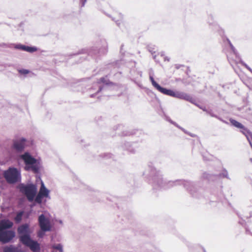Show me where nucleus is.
<instances>
[{"label": "nucleus", "mask_w": 252, "mask_h": 252, "mask_svg": "<svg viewBox=\"0 0 252 252\" xmlns=\"http://www.w3.org/2000/svg\"><path fill=\"white\" fill-rule=\"evenodd\" d=\"M17 232L21 243L26 240L27 237H31V232L29 224L25 223L20 225L17 228Z\"/></svg>", "instance_id": "obj_7"}, {"label": "nucleus", "mask_w": 252, "mask_h": 252, "mask_svg": "<svg viewBox=\"0 0 252 252\" xmlns=\"http://www.w3.org/2000/svg\"><path fill=\"white\" fill-rule=\"evenodd\" d=\"M166 120L167 121H168V122H169L170 123L174 125L175 126H176L177 127H179V128H180L181 129H182L183 131H184L185 133H188L186 131V130L182 127H181L180 126H179L176 123L174 122L173 121H172L169 118H166Z\"/></svg>", "instance_id": "obj_24"}, {"label": "nucleus", "mask_w": 252, "mask_h": 252, "mask_svg": "<svg viewBox=\"0 0 252 252\" xmlns=\"http://www.w3.org/2000/svg\"><path fill=\"white\" fill-rule=\"evenodd\" d=\"M151 75H152V76H154V71L152 69H151L149 70V77Z\"/></svg>", "instance_id": "obj_35"}, {"label": "nucleus", "mask_w": 252, "mask_h": 252, "mask_svg": "<svg viewBox=\"0 0 252 252\" xmlns=\"http://www.w3.org/2000/svg\"><path fill=\"white\" fill-rule=\"evenodd\" d=\"M45 232H44V231H42L41 230L40 231H39V232H38L37 235H38V236L39 237H40V238H42V237L44 236V234H45Z\"/></svg>", "instance_id": "obj_29"}, {"label": "nucleus", "mask_w": 252, "mask_h": 252, "mask_svg": "<svg viewBox=\"0 0 252 252\" xmlns=\"http://www.w3.org/2000/svg\"><path fill=\"white\" fill-rule=\"evenodd\" d=\"M239 223H241V224H243V222H242V221H240V222H239Z\"/></svg>", "instance_id": "obj_45"}, {"label": "nucleus", "mask_w": 252, "mask_h": 252, "mask_svg": "<svg viewBox=\"0 0 252 252\" xmlns=\"http://www.w3.org/2000/svg\"><path fill=\"white\" fill-rule=\"evenodd\" d=\"M149 50L151 53H153V52L155 53V51H153L152 50H151L150 48L149 49Z\"/></svg>", "instance_id": "obj_38"}, {"label": "nucleus", "mask_w": 252, "mask_h": 252, "mask_svg": "<svg viewBox=\"0 0 252 252\" xmlns=\"http://www.w3.org/2000/svg\"><path fill=\"white\" fill-rule=\"evenodd\" d=\"M37 48L35 47L25 46V51L29 53H33L37 51Z\"/></svg>", "instance_id": "obj_19"}, {"label": "nucleus", "mask_w": 252, "mask_h": 252, "mask_svg": "<svg viewBox=\"0 0 252 252\" xmlns=\"http://www.w3.org/2000/svg\"><path fill=\"white\" fill-rule=\"evenodd\" d=\"M101 156H102V155ZM112 157V155L111 154H104L103 155V158L106 159L111 158Z\"/></svg>", "instance_id": "obj_28"}, {"label": "nucleus", "mask_w": 252, "mask_h": 252, "mask_svg": "<svg viewBox=\"0 0 252 252\" xmlns=\"http://www.w3.org/2000/svg\"><path fill=\"white\" fill-rule=\"evenodd\" d=\"M24 212L22 211L18 212L14 218V220L17 223H19L22 220V217L24 215Z\"/></svg>", "instance_id": "obj_15"}, {"label": "nucleus", "mask_w": 252, "mask_h": 252, "mask_svg": "<svg viewBox=\"0 0 252 252\" xmlns=\"http://www.w3.org/2000/svg\"><path fill=\"white\" fill-rule=\"evenodd\" d=\"M103 88L106 89V88H107V87H101V86H100L99 87V89H98V91L97 92V93H98L99 92H100L101 90H102V89H103Z\"/></svg>", "instance_id": "obj_34"}, {"label": "nucleus", "mask_w": 252, "mask_h": 252, "mask_svg": "<svg viewBox=\"0 0 252 252\" xmlns=\"http://www.w3.org/2000/svg\"><path fill=\"white\" fill-rule=\"evenodd\" d=\"M14 48L16 49L21 50L25 51L26 45L21 44H14Z\"/></svg>", "instance_id": "obj_21"}, {"label": "nucleus", "mask_w": 252, "mask_h": 252, "mask_svg": "<svg viewBox=\"0 0 252 252\" xmlns=\"http://www.w3.org/2000/svg\"><path fill=\"white\" fill-rule=\"evenodd\" d=\"M21 158L24 161L25 169L26 171H32L35 174L39 172L41 164L38 159L34 158L28 152L21 155Z\"/></svg>", "instance_id": "obj_3"}, {"label": "nucleus", "mask_w": 252, "mask_h": 252, "mask_svg": "<svg viewBox=\"0 0 252 252\" xmlns=\"http://www.w3.org/2000/svg\"><path fill=\"white\" fill-rule=\"evenodd\" d=\"M50 191L45 187L44 183L41 181V187L39 189L38 193L44 196L45 198H50L49 196Z\"/></svg>", "instance_id": "obj_13"}, {"label": "nucleus", "mask_w": 252, "mask_h": 252, "mask_svg": "<svg viewBox=\"0 0 252 252\" xmlns=\"http://www.w3.org/2000/svg\"><path fill=\"white\" fill-rule=\"evenodd\" d=\"M210 115L212 116V117H217V116H216L215 115L213 114H212V113H210Z\"/></svg>", "instance_id": "obj_37"}, {"label": "nucleus", "mask_w": 252, "mask_h": 252, "mask_svg": "<svg viewBox=\"0 0 252 252\" xmlns=\"http://www.w3.org/2000/svg\"><path fill=\"white\" fill-rule=\"evenodd\" d=\"M3 176L9 184H15L21 181V171L14 167H9L3 172Z\"/></svg>", "instance_id": "obj_4"}, {"label": "nucleus", "mask_w": 252, "mask_h": 252, "mask_svg": "<svg viewBox=\"0 0 252 252\" xmlns=\"http://www.w3.org/2000/svg\"><path fill=\"white\" fill-rule=\"evenodd\" d=\"M227 40H228V41L229 42V45H230V46L231 47V50L233 51V52H234V54H236L235 53V49L234 47L233 46V45L231 44V43L230 42V41L228 39H227Z\"/></svg>", "instance_id": "obj_30"}, {"label": "nucleus", "mask_w": 252, "mask_h": 252, "mask_svg": "<svg viewBox=\"0 0 252 252\" xmlns=\"http://www.w3.org/2000/svg\"><path fill=\"white\" fill-rule=\"evenodd\" d=\"M230 123H231V124L233 126H235L237 128H240V129L241 128H243L244 126L240 123L237 122V121L233 120V119H230Z\"/></svg>", "instance_id": "obj_18"}, {"label": "nucleus", "mask_w": 252, "mask_h": 252, "mask_svg": "<svg viewBox=\"0 0 252 252\" xmlns=\"http://www.w3.org/2000/svg\"><path fill=\"white\" fill-rule=\"evenodd\" d=\"M27 140L24 138H21L18 140H14L13 141V148L18 152L24 151L27 145Z\"/></svg>", "instance_id": "obj_10"}, {"label": "nucleus", "mask_w": 252, "mask_h": 252, "mask_svg": "<svg viewBox=\"0 0 252 252\" xmlns=\"http://www.w3.org/2000/svg\"><path fill=\"white\" fill-rule=\"evenodd\" d=\"M94 95H95V94H91V97H94Z\"/></svg>", "instance_id": "obj_42"}, {"label": "nucleus", "mask_w": 252, "mask_h": 252, "mask_svg": "<svg viewBox=\"0 0 252 252\" xmlns=\"http://www.w3.org/2000/svg\"><path fill=\"white\" fill-rule=\"evenodd\" d=\"M140 76H142V72H140Z\"/></svg>", "instance_id": "obj_46"}, {"label": "nucleus", "mask_w": 252, "mask_h": 252, "mask_svg": "<svg viewBox=\"0 0 252 252\" xmlns=\"http://www.w3.org/2000/svg\"><path fill=\"white\" fill-rule=\"evenodd\" d=\"M87 0H80L81 4V7L84 6Z\"/></svg>", "instance_id": "obj_33"}, {"label": "nucleus", "mask_w": 252, "mask_h": 252, "mask_svg": "<svg viewBox=\"0 0 252 252\" xmlns=\"http://www.w3.org/2000/svg\"><path fill=\"white\" fill-rule=\"evenodd\" d=\"M44 197H45L44 196H43L38 193L37 195L36 194L33 200H34V201L36 203L41 204L42 202L43 199Z\"/></svg>", "instance_id": "obj_16"}, {"label": "nucleus", "mask_w": 252, "mask_h": 252, "mask_svg": "<svg viewBox=\"0 0 252 252\" xmlns=\"http://www.w3.org/2000/svg\"><path fill=\"white\" fill-rule=\"evenodd\" d=\"M123 19V15L121 13L118 14V18L116 17H112V20L115 21L117 24L119 26L120 24L119 21H121Z\"/></svg>", "instance_id": "obj_22"}, {"label": "nucleus", "mask_w": 252, "mask_h": 252, "mask_svg": "<svg viewBox=\"0 0 252 252\" xmlns=\"http://www.w3.org/2000/svg\"><path fill=\"white\" fill-rule=\"evenodd\" d=\"M38 221L40 230L42 231L47 232L51 231V226L50 220L44 214L39 215Z\"/></svg>", "instance_id": "obj_8"}, {"label": "nucleus", "mask_w": 252, "mask_h": 252, "mask_svg": "<svg viewBox=\"0 0 252 252\" xmlns=\"http://www.w3.org/2000/svg\"><path fill=\"white\" fill-rule=\"evenodd\" d=\"M89 54L90 55H91V56H92V55H93V53H92V51H90Z\"/></svg>", "instance_id": "obj_40"}, {"label": "nucleus", "mask_w": 252, "mask_h": 252, "mask_svg": "<svg viewBox=\"0 0 252 252\" xmlns=\"http://www.w3.org/2000/svg\"><path fill=\"white\" fill-rule=\"evenodd\" d=\"M27 239L21 242L25 246L29 247L33 252H38L40 250L39 244L36 241L32 239L31 237H27Z\"/></svg>", "instance_id": "obj_9"}, {"label": "nucleus", "mask_w": 252, "mask_h": 252, "mask_svg": "<svg viewBox=\"0 0 252 252\" xmlns=\"http://www.w3.org/2000/svg\"><path fill=\"white\" fill-rule=\"evenodd\" d=\"M3 252H24L21 249L15 247L13 245H10L4 248Z\"/></svg>", "instance_id": "obj_14"}, {"label": "nucleus", "mask_w": 252, "mask_h": 252, "mask_svg": "<svg viewBox=\"0 0 252 252\" xmlns=\"http://www.w3.org/2000/svg\"><path fill=\"white\" fill-rule=\"evenodd\" d=\"M120 134L122 135H125V136L129 135L131 134V133H130L129 132H123V133H120Z\"/></svg>", "instance_id": "obj_32"}, {"label": "nucleus", "mask_w": 252, "mask_h": 252, "mask_svg": "<svg viewBox=\"0 0 252 252\" xmlns=\"http://www.w3.org/2000/svg\"><path fill=\"white\" fill-rule=\"evenodd\" d=\"M149 78L152 83V85L155 89L158 90V89L160 88V86L155 81L154 78V76H152V75H151L149 77Z\"/></svg>", "instance_id": "obj_17"}, {"label": "nucleus", "mask_w": 252, "mask_h": 252, "mask_svg": "<svg viewBox=\"0 0 252 252\" xmlns=\"http://www.w3.org/2000/svg\"><path fill=\"white\" fill-rule=\"evenodd\" d=\"M52 248L58 250L59 252H63V245L61 244L54 245Z\"/></svg>", "instance_id": "obj_20"}, {"label": "nucleus", "mask_w": 252, "mask_h": 252, "mask_svg": "<svg viewBox=\"0 0 252 252\" xmlns=\"http://www.w3.org/2000/svg\"><path fill=\"white\" fill-rule=\"evenodd\" d=\"M250 160L251 162H252V158H250Z\"/></svg>", "instance_id": "obj_47"}, {"label": "nucleus", "mask_w": 252, "mask_h": 252, "mask_svg": "<svg viewBox=\"0 0 252 252\" xmlns=\"http://www.w3.org/2000/svg\"><path fill=\"white\" fill-rule=\"evenodd\" d=\"M19 72L22 74L26 75L29 73V70L27 69H22L19 70Z\"/></svg>", "instance_id": "obj_27"}, {"label": "nucleus", "mask_w": 252, "mask_h": 252, "mask_svg": "<svg viewBox=\"0 0 252 252\" xmlns=\"http://www.w3.org/2000/svg\"><path fill=\"white\" fill-rule=\"evenodd\" d=\"M164 60H165H165H167L168 61H169V59H167L166 58H165V59H164Z\"/></svg>", "instance_id": "obj_43"}, {"label": "nucleus", "mask_w": 252, "mask_h": 252, "mask_svg": "<svg viewBox=\"0 0 252 252\" xmlns=\"http://www.w3.org/2000/svg\"><path fill=\"white\" fill-rule=\"evenodd\" d=\"M20 191L25 194L29 202H32L37 193V187L33 184L25 185L21 183L19 185Z\"/></svg>", "instance_id": "obj_5"}, {"label": "nucleus", "mask_w": 252, "mask_h": 252, "mask_svg": "<svg viewBox=\"0 0 252 252\" xmlns=\"http://www.w3.org/2000/svg\"><path fill=\"white\" fill-rule=\"evenodd\" d=\"M99 195V193L98 192H96V195Z\"/></svg>", "instance_id": "obj_44"}, {"label": "nucleus", "mask_w": 252, "mask_h": 252, "mask_svg": "<svg viewBox=\"0 0 252 252\" xmlns=\"http://www.w3.org/2000/svg\"><path fill=\"white\" fill-rule=\"evenodd\" d=\"M240 131L245 135L252 148V133L244 126H243V128H241Z\"/></svg>", "instance_id": "obj_12"}, {"label": "nucleus", "mask_w": 252, "mask_h": 252, "mask_svg": "<svg viewBox=\"0 0 252 252\" xmlns=\"http://www.w3.org/2000/svg\"><path fill=\"white\" fill-rule=\"evenodd\" d=\"M220 177H222L223 178H226L227 179H229L228 177V174L227 171L225 169H223L222 171V172L220 174Z\"/></svg>", "instance_id": "obj_23"}, {"label": "nucleus", "mask_w": 252, "mask_h": 252, "mask_svg": "<svg viewBox=\"0 0 252 252\" xmlns=\"http://www.w3.org/2000/svg\"><path fill=\"white\" fill-rule=\"evenodd\" d=\"M240 63L243 66H244L247 69H248L252 73V69L246 63L242 61H240Z\"/></svg>", "instance_id": "obj_26"}, {"label": "nucleus", "mask_w": 252, "mask_h": 252, "mask_svg": "<svg viewBox=\"0 0 252 252\" xmlns=\"http://www.w3.org/2000/svg\"><path fill=\"white\" fill-rule=\"evenodd\" d=\"M118 126L120 128H121L123 127L122 125H119Z\"/></svg>", "instance_id": "obj_41"}, {"label": "nucleus", "mask_w": 252, "mask_h": 252, "mask_svg": "<svg viewBox=\"0 0 252 252\" xmlns=\"http://www.w3.org/2000/svg\"><path fill=\"white\" fill-rule=\"evenodd\" d=\"M158 91L164 94L179 99H182L189 101L190 99L191 98L190 96L188 95L186 93L179 91L174 92L170 89H167L166 88H163L161 86Z\"/></svg>", "instance_id": "obj_6"}, {"label": "nucleus", "mask_w": 252, "mask_h": 252, "mask_svg": "<svg viewBox=\"0 0 252 252\" xmlns=\"http://www.w3.org/2000/svg\"><path fill=\"white\" fill-rule=\"evenodd\" d=\"M203 158L204 160H208L209 159V158H206V157L205 156H204V155H203Z\"/></svg>", "instance_id": "obj_36"}, {"label": "nucleus", "mask_w": 252, "mask_h": 252, "mask_svg": "<svg viewBox=\"0 0 252 252\" xmlns=\"http://www.w3.org/2000/svg\"><path fill=\"white\" fill-rule=\"evenodd\" d=\"M149 168L150 170L149 176L152 177L155 186H158L161 189H167L176 185H183L187 190L192 195H193V192L196 190L193 184L190 182L178 180L166 182L163 180L159 171H157L151 165H149Z\"/></svg>", "instance_id": "obj_1"}, {"label": "nucleus", "mask_w": 252, "mask_h": 252, "mask_svg": "<svg viewBox=\"0 0 252 252\" xmlns=\"http://www.w3.org/2000/svg\"><path fill=\"white\" fill-rule=\"evenodd\" d=\"M13 225V222L8 220H0V242L3 244L7 243L15 237V232L9 230Z\"/></svg>", "instance_id": "obj_2"}, {"label": "nucleus", "mask_w": 252, "mask_h": 252, "mask_svg": "<svg viewBox=\"0 0 252 252\" xmlns=\"http://www.w3.org/2000/svg\"><path fill=\"white\" fill-rule=\"evenodd\" d=\"M98 83H102L105 85H108L109 84V80L107 79L106 77H102L99 79V81L98 82Z\"/></svg>", "instance_id": "obj_25"}, {"label": "nucleus", "mask_w": 252, "mask_h": 252, "mask_svg": "<svg viewBox=\"0 0 252 252\" xmlns=\"http://www.w3.org/2000/svg\"><path fill=\"white\" fill-rule=\"evenodd\" d=\"M203 176L204 178H206L208 179V180L210 179L211 175L208 174L204 173L203 175Z\"/></svg>", "instance_id": "obj_31"}, {"label": "nucleus", "mask_w": 252, "mask_h": 252, "mask_svg": "<svg viewBox=\"0 0 252 252\" xmlns=\"http://www.w3.org/2000/svg\"><path fill=\"white\" fill-rule=\"evenodd\" d=\"M125 148L129 152L134 154L136 153L139 148L138 144L136 143L126 142L124 145Z\"/></svg>", "instance_id": "obj_11"}, {"label": "nucleus", "mask_w": 252, "mask_h": 252, "mask_svg": "<svg viewBox=\"0 0 252 252\" xmlns=\"http://www.w3.org/2000/svg\"><path fill=\"white\" fill-rule=\"evenodd\" d=\"M200 108L201 109H202L203 111H206V109H205V108H202V107H200Z\"/></svg>", "instance_id": "obj_39"}]
</instances>
